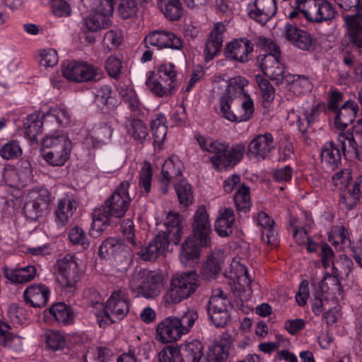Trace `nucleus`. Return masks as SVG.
I'll return each mask as SVG.
<instances>
[{"mask_svg":"<svg viewBox=\"0 0 362 362\" xmlns=\"http://www.w3.org/2000/svg\"><path fill=\"white\" fill-rule=\"evenodd\" d=\"M62 72L67 80L76 83L97 81L103 76L100 69L86 62L76 61L64 63Z\"/></svg>","mask_w":362,"mask_h":362,"instance_id":"obj_8","label":"nucleus"},{"mask_svg":"<svg viewBox=\"0 0 362 362\" xmlns=\"http://www.w3.org/2000/svg\"><path fill=\"white\" fill-rule=\"evenodd\" d=\"M211 322L216 327H224L230 319L228 310H210L207 309Z\"/></svg>","mask_w":362,"mask_h":362,"instance_id":"obj_57","label":"nucleus"},{"mask_svg":"<svg viewBox=\"0 0 362 362\" xmlns=\"http://www.w3.org/2000/svg\"><path fill=\"white\" fill-rule=\"evenodd\" d=\"M71 150V142L66 145L59 146L57 148L47 151L43 150L44 158L50 165L54 166H62L69 159Z\"/></svg>","mask_w":362,"mask_h":362,"instance_id":"obj_26","label":"nucleus"},{"mask_svg":"<svg viewBox=\"0 0 362 362\" xmlns=\"http://www.w3.org/2000/svg\"><path fill=\"white\" fill-rule=\"evenodd\" d=\"M49 314L59 323L69 325L74 322V312L64 303H57L49 308Z\"/></svg>","mask_w":362,"mask_h":362,"instance_id":"obj_32","label":"nucleus"},{"mask_svg":"<svg viewBox=\"0 0 362 362\" xmlns=\"http://www.w3.org/2000/svg\"><path fill=\"white\" fill-rule=\"evenodd\" d=\"M44 119L51 121L54 119L61 125L67 124L69 122L70 115L67 110L62 107L50 109L44 115Z\"/></svg>","mask_w":362,"mask_h":362,"instance_id":"obj_53","label":"nucleus"},{"mask_svg":"<svg viewBox=\"0 0 362 362\" xmlns=\"http://www.w3.org/2000/svg\"><path fill=\"white\" fill-rule=\"evenodd\" d=\"M46 342L49 349L56 351L65 346L64 337L58 332H50L46 337Z\"/></svg>","mask_w":362,"mask_h":362,"instance_id":"obj_63","label":"nucleus"},{"mask_svg":"<svg viewBox=\"0 0 362 362\" xmlns=\"http://www.w3.org/2000/svg\"><path fill=\"white\" fill-rule=\"evenodd\" d=\"M55 269L61 276L62 286L68 288L69 292H73L79 280V270L74 256L65 255L57 262Z\"/></svg>","mask_w":362,"mask_h":362,"instance_id":"obj_9","label":"nucleus"},{"mask_svg":"<svg viewBox=\"0 0 362 362\" xmlns=\"http://www.w3.org/2000/svg\"><path fill=\"white\" fill-rule=\"evenodd\" d=\"M46 121L44 115L40 117V114L36 112L29 115L23 125L25 136L30 140H36L37 136L42 133V124Z\"/></svg>","mask_w":362,"mask_h":362,"instance_id":"obj_31","label":"nucleus"},{"mask_svg":"<svg viewBox=\"0 0 362 362\" xmlns=\"http://www.w3.org/2000/svg\"><path fill=\"white\" fill-rule=\"evenodd\" d=\"M12 327L4 321H0V346L13 347L16 343H21V339L12 332Z\"/></svg>","mask_w":362,"mask_h":362,"instance_id":"obj_42","label":"nucleus"},{"mask_svg":"<svg viewBox=\"0 0 362 362\" xmlns=\"http://www.w3.org/2000/svg\"><path fill=\"white\" fill-rule=\"evenodd\" d=\"M236 209L239 212L246 213L251 206L250 188L245 184H242L234 196Z\"/></svg>","mask_w":362,"mask_h":362,"instance_id":"obj_39","label":"nucleus"},{"mask_svg":"<svg viewBox=\"0 0 362 362\" xmlns=\"http://www.w3.org/2000/svg\"><path fill=\"white\" fill-rule=\"evenodd\" d=\"M52 201L50 192L47 189H41L38 196L33 200L27 202L23 212L28 219L35 221L47 211Z\"/></svg>","mask_w":362,"mask_h":362,"instance_id":"obj_13","label":"nucleus"},{"mask_svg":"<svg viewBox=\"0 0 362 362\" xmlns=\"http://www.w3.org/2000/svg\"><path fill=\"white\" fill-rule=\"evenodd\" d=\"M257 82L261 90L264 101L270 103L274 98L275 89L271 83L262 76L257 77Z\"/></svg>","mask_w":362,"mask_h":362,"instance_id":"obj_59","label":"nucleus"},{"mask_svg":"<svg viewBox=\"0 0 362 362\" xmlns=\"http://www.w3.org/2000/svg\"><path fill=\"white\" fill-rule=\"evenodd\" d=\"M229 300L227 295L220 288L213 291L212 295L208 303V308L210 310H228Z\"/></svg>","mask_w":362,"mask_h":362,"instance_id":"obj_43","label":"nucleus"},{"mask_svg":"<svg viewBox=\"0 0 362 362\" xmlns=\"http://www.w3.org/2000/svg\"><path fill=\"white\" fill-rule=\"evenodd\" d=\"M125 245L123 241L117 238H108L101 244L98 250V255L103 259L110 257H117L124 250Z\"/></svg>","mask_w":362,"mask_h":362,"instance_id":"obj_29","label":"nucleus"},{"mask_svg":"<svg viewBox=\"0 0 362 362\" xmlns=\"http://www.w3.org/2000/svg\"><path fill=\"white\" fill-rule=\"evenodd\" d=\"M230 271L233 273L238 280L243 284L248 286L251 283L247 269L244 264H242L239 260L233 259L230 264Z\"/></svg>","mask_w":362,"mask_h":362,"instance_id":"obj_48","label":"nucleus"},{"mask_svg":"<svg viewBox=\"0 0 362 362\" xmlns=\"http://www.w3.org/2000/svg\"><path fill=\"white\" fill-rule=\"evenodd\" d=\"M192 228L193 234L184 240L180 250V260L185 267H194L197 264L202 247L210 245V223L203 205L198 207L194 214Z\"/></svg>","mask_w":362,"mask_h":362,"instance_id":"obj_2","label":"nucleus"},{"mask_svg":"<svg viewBox=\"0 0 362 362\" xmlns=\"http://www.w3.org/2000/svg\"><path fill=\"white\" fill-rule=\"evenodd\" d=\"M235 214L232 209H225L217 218L214 227L217 233L222 237H227L233 233Z\"/></svg>","mask_w":362,"mask_h":362,"instance_id":"obj_28","label":"nucleus"},{"mask_svg":"<svg viewBox=\"0 0 362 362\" xmlns=\"http://www.w3.org/2000/svg\"><path fill=\"white\" fill-rule=\"evenodd\" d=\"M220 269L219 255L212 253L209 256L207 261L202 269V277L203 279L209 281L215 279L218 275Z\"/></svg>","mask_w":362,"mask_h":362,"instance_id":"obj_35","label":"nucleus"},{"mask_svg":"<svg viewBox=\"0 0 362 362\" xmlns=\"http://www.w3.org/2000/svg\"><path fill=\"white\" fill-rule=\"evenodd\" d=\"M49 295L48 287L41 284L28 287L23 293L25 302L36 308L45 306L47 303Z\"/></svg>","mask_w":362,"mask_h":362,"instance_id":"obj_19","label":"nucleus"},{"mask_svg":"<svg viewBox=\"0 0 362 362\" xmlns=\"http://www.w3.org/2000/svg\"><path fill=\"white\" fill-rule=\"evenodd\" d=\"M151 91L158 97H166L172 95L175 89V82H170L166 79H159L158 76L152 74L146 82Z\"/></svg>","mask_w":362,"mask_h":362,"instance_id":"obj_27","label":"nucleus"},{"mask_svg":"<svg viewBox=\"0 0 362 362\" xmlns=\"http://www.w3.org/2000/svg\"><path fill=\"white\" fill-rule=\"evenodd\" d=\"M21 154L22 150L19 144L15 141L5 144L0 148V156L5 160L17 158Z\"/></svg>","mask_w":362,"mask_h":362,"instance_id":"obj_56","label":"nucleus"},{"mask_svg":"<svg viewBox=\"0 0 362 362\" xmlns=\"http://www.w3.org/2000/svg\"><path fill=\"white\" fill-rule=\"evenodd\" d=\"M76 208L77 204L74 198L67 197L60 199L55 210V221L57 225L65 226Z\"/></svg>","mask_w":362,"mask_h":362,"instance_id":"obj_25","label":"nucleus"},{"mask_svg":"<svg viewBox=\"0 0 362 362\" xmlns=\"http://www.w3.org/2000/svg\"><path fill=\"white\" fill-rule=\"evenodd\" d=\"M129 182L122 181L115 189L104 205L96 208L93 212V223L89 232L90 236L98 238L111 223L110 218H122L129 209L132 198L128 189Z\"/></svg>","mask_w":362,"mask_h":362,"instance_id":"obj_1","label":"nucleus"},{"mask_svg":"<svg viewBox=\"0 0 362 362\" xmlns=\"http://www.w3.org/2000/svg\"><path fill=\"white\" fill-rule=\"evenodd\" d=\"M71 142L68 136L63 133L55 132L52 135L45 136L42 141V146L44 150H49L57 148L59 146L66 145V144Z\"/></svg>","mask_w":362,"mask_h":362,"instance_id":"obj_46","label":"nucleus"},{"mask_svg":"<svg viewBox=\"0 0 362 362\" xmlns=\"http://www.w3.org/2000/svg\"><path fill=\"white\" fill-rule=\"evenodd\" d=\"M4 275L13 284H25L31 281L36 276V267L33 265L16 268L4 267Z\"/></svg>","mask_w":362,"mask_h":362,"instance_id":"obj_20","label":"nucleus"},{"mask_svg":"<svg viewBox=\"0 0 362 362\" xmlns=\"http://www.w3.org/2000/svg\"><path fill=\"white\" fill-rule=\"evenodd\" d=\"M338 6L349 11L353 8L357 12L344 16L346 37L349 43L358 49H362V0H334Z\"/></svg>","mask_w":362,"mask_h":362,"instance_id":"obj_7","label":"nucleus"},{"mask_svg":"<svg viewBox=\"0 0 362 362\" xmlns=\"http://www.w3.org/2000/svg\"><path fill=\"white\" fill-rule=\"evenodd\" d=\"M153 170L150 162L144 161L139 172V185L142 187L145 192L148 193L151 190Z\"/></svg>","mask_w":362,"mask_h":362,"instance_id":"obj_47","label":"nucleus"},{"mask_svg":"<svg viewBox=\"0 0 362 362\" xmlns=\"http://www.w3.org/2000/svg\"><path fill=\"white\" fill-rule=\"evenodd\" d=\"M175 189L180 205L187 207L193 202V193L191 185L184 179L175 185Z\"/></svg>","mask_w":362,"mask_h":362,"instance_id":"obj_41","label":"nucleus"},{"mask_svg":"<svg viewBox=\"0 0 362 362\" xmlns=\"http://www.w3.org/2000/svg\"><path fill=\"white\" fill-rule=\"evenodd\" d=\"M199 285V278L195 272L177 274L172 277L169 288L163 296V300L165 305L179 303L190 297Z\"/></svg>","mask_w":362,"mask_h":362,"instance_id":"obj_5","label":"nucleus"},{"mask_svg":"<svg viewBox=\"0 0 362 362\" xmlns=\"http://www.w3.org/2000/svg\"><path fill=\"white\" fill-rule=\"evenodd\" d=\"M156 338L163 344L178 340L183 334L178 325V317L170 316L165 318L157 326Z\"/></svg>","mask_w":362,"mask_h":362,"instance_id":"obj_16","label":"nucleus"},{"mask_svg":"<svg viewBox=\"0 0 362 362\" xmlns=\"http://www.w3.org/2000/svg\"><path fill=\"white\" fill-rule=\"evenodd\" d=\"M225 25L221 23L216 24L208 39L206 40L204 55L206 62L214 59L221 50L223 46V34Z\"/></svg>","mask_w":362,"mask_h":362,"instance_id":"obj_18","label":"nucleus"},{"mask_svg":"<svg viewBox=\"0 0 362 362\" xmlns=\"http://www.w3.org/2000/svg\"><path fill=\"white\" fill-rule=\"evenodd\" d=\"M338 141L344 156H346L345 141H347L356 158L362 161V140L357 141L353 134L344 132L339 135Z\"/></svg>","mask_w":362,"mask_h":362,"instance_id":"obj_38","label":"nucleus"},{"mask_svg":"<svg viewBox=\"0 0 362 362\" xmlns=\"http://www.w3.org/2000/svg\"><path fill=\"white\" fill-rule=\"evenodd\" d=\"M253 51V44L246 38L235 39L227 44L225 53L228 58L245 63L250 59V54Z\"/></svg>","mask_w":362,"mask_h":362,"instance_id":"obj_17","label":"nucleus"},{"mask_svg":"<svg viewBox=\"0 0 362 362\" xmlns=\"http://www.w3.org/2000/svg\"><path fill=\"white\" fill-rule=\"evenodd\" d=\"M336 14L337 11L329 2L321 0L318 7V16L316 18L315 23H320L332 20L335 18Z\"/></svg>","mask_w":362,"mask_h":362,"instance_id":"obj_51","label":"nucleus"},{"mask_svg":"<svg viewBox=\"0 0 362 362\" xmlns=\"http://www.w3.org/2000/svg\"><path fill=\"white\" fill-rule=\"evenodd\" d=\"M107 17L95 12L94 14H90L84 18L82 28L89 32H97L101 29L107 28L110 20Z\"/></svg>","mask_w":362,"mask_h":362,"instance_id":"obj_36","label":"nucleus"},{"mask_svg":"<svg viewBox=\"0 0 362 362\" xmlns=\"http://www.w3.org/2000/svg\"><path fill=\"white\" fill-rule=\"evenodd\" d=\"M233 83L238 86L239 92L241 93L243 91L244 86L247 85V81L243 78L237 77L230 82L226 93L220 100L221 111L223 116L229 121L234 122H246L253 116V101L250 97L244 94V100L240 103V107L235 109L233 107V110H230L234 100L231 96V90H235Z\"/></svg>","mask_w":362,"mask_h":362,"instance_id":"obj_4","label":"nucleus"},{"mask_svg":"<svg viewBox=\"0 0 362 362\" xmlns=\"http://www.w3.org/2000/svg\"><path fill=\"white\" fill-rule=\"evenodd\" d=\"M153 74L158 76L159 79H166L170 81V82H175L176 80V71L173 64H161Z\"/></svg>","mask_w":362,"mask_h":362,"instance_id":"obj_58","label":"nucleus"},{"mask_svg":"<svg viewBox=\"0 0 362 362\" xmlns=\"http://www.w3.org/2000/svg\"><path fill=\"white\" fill-rule=\"evenodd\" d=\"M138 10L136 0H118L117 12L123 19L134 17Z\"/></svg>","mask_w":362,"mask_h":362,"instance_id":"obj_45","label":"nucleus"},{"mask_svg":"<svg viewBox=\"0 0 362 362\" xmlns=\"http://www.w3.org/2000/svg\"><path fill=\"white\" fill-rule=\"evenodd\" d=\"M169 238L166 233H158L147 246L142 247L141 243L138 248L134 247L132 251L137 254L143 260L152 261L163 255L169 245Z\"/></svg>","mask_w":362,"mask_h":362,"instance_id":"obj_11","label":"nucleus"},{"mask_svg":"<svg viewBox=\"0 0 362 362\" xmlns=\"http://www.w3.org/2000/svg\"><path fill=\"white\" fill-rule=\"evenodd\" d=\"M204 345L198 340L180 345L179 354L181 362H199L203 356Z\"/></svg>","mask_w":362,"mask_h":362,"instance_id":"obj_24","label":"nucleus"},{"mask_svg":"<svg viewBox=\"0 0 362 362\" xmlns=\"http://www.w3.org/2000/svg\"><path fill=\"white\" fill-rule=\"evenodd\" d=\"M121 228L127 242L131 245V250H132L134 247L138 248L139 242H136L135 240V226L133 220L131 218L124 219Z\"/></svg>","mask_w":362,"mask_h":362,"instance_id":"obj_54","label":"nucleus"},{"mask_svg":"<svg viewBox=\"0 0 362 362\" xmlns=\"http://www.w3.org/2000/svg\"><path fill=\"white\" fill-rule=\"evenodd\" d=\"M182 165L180 160L174 161L171 158L167 159L163 165L161 175L170 180L175 178L177 181L182 180Z\"/></svg>","mask_w":362,"mask_h":362,"instance_id":"obj_44","label":"nucleus"},{"mask_svg":"<svg viewBox=\"0 0 362 362\" xmlns=\"http://www.w3.org/2000/svg\"><path fill=\"white\" fill-rule=\"evenodd\" d=\"M123 36L120 30H109L103 37V44L108 49L117 48L122 42Z\"/></svg>","mask_w":362,"mask_h":362,"instance_id":"obj_60","label":"nucleus"},{"mask_svg":"<svg viewBox=\"0 0 362 362\" xmlns=\"http://www.w3.org/2000/svg\"><path fill=\"white\" fill-rule=\"evenodd\" d=\"M198 319V313L195 310H187L180 317H178V325L183 334H187Z\"/></svg>","mask_w":362,"mask_h":362,"instance_id":"obj_55","label":"nucleus"},{"mask_svg":"<svg viewBox=\"0 0 362 362\" xmlns=\"http://www.w3.org/2000/svg\"><path fill=\"white\" fill-rule=\"evenodd\" d=\"M341 156L339 145L333 141L326 142L321 149V160L322 164L334 170L341 163Z\"/></svg>","mask_w":362,"mask_h":362,"instance_id":"obj_22","label":"nucleus"},{"mask_svg":"<svg viewBox=\"0 0 362 362\" xmlns=\"http://www.w3.org/2000/svg\"><path fill=\"white\" fill-rule=\"evenodd\" d=\"M275 148L274 137L269 132L257 135L250 143L247 154L259 160L265 159Z\"/></svg>","mask_w":362,"mask_h":362,"instance_id":"obj_15","label":"nucleus"},{"mask_svg":"<svg viewBox=\"0 0 362 362\" xmlns=\"http://www.w3.org/2000/svg\"><path fill=\"white\" fill-rule=\"evenodd\" d=\"M195 137L203 151L213 154L210 160L214 169L218 171L233 168L244 156L245 149L243 144H236L229 148L228 144L226 142L213 141L199 134L196 135Z\"/></svg>","mask_w":362,"mask_h":362,"instance_id":"obj_3","label":"nucleus"},{"mask_svg":"<svg viewBox=\"0 0 362 362\" xmlns=\"http://www.w3.org/2000/svg\"><path fill=\"white\" fill-rule=\"evenodd\" d=\"M91 9L105 16H110L114 11L113 0H89Z\"/></svg>","mask_w":362,"mask_h":362,"instance_id":"obj_52","label":"nucleus"},{"mask_svg":"<svg viewBox=\"0 0 362 362\" xmlns=\"http://www.w3.org/2000/svg\"><path fill=\"white\" fill-rule=\"evenodd\" d=\"M340 194V200L349 210L352 209L360 201L361 194L352 187L344 188Z\"/></svg>","mask_w":362,"mask_h":362,"instance_id":"obj_50","label":"nucleus"},{"mask_svg":"<svg viewBox=\"0 0 362 362\" xmlns=\"http://www.w3.org/2000/svg\"><path fill=\"white\" fill-rule=\"evenodd\" d=\"M298 36L293 43L296 47L303 50H310L313 48L315 40L309 33L303 30Z\"/></svg>","mask_w":362,"mask_h":362,"instance_id":"obj_64","label":"nucleus"},{"mask_svg":"<svg viewBox=\"0 0 362 362\" xmlns=\"http://www.w3.org/2000/svg\"><path fill=\"white\" fill-rule=\"evenodd\" d=\"M126 129L128 134L135 140H144L148 134V128L145 124L141 119L134 117L127 119Z\"/></svg>","mask_w":362,"mask_h":362,"instance_id":"obj_37","label":"nucleus"},{"mask_svg":"<svg viewBox=\"0 0 362 362\" xmlns=\"http://www.w3.org/2000/svg\"><path fill=\"white\" fill-rule=\"evenodd\" d=\"M129 287L136 296L152 299L160 293L162 276L153 272L136 268L129 279Z\"/></svg>","mask_w":362,"mask_h":362,"instance_id":"obj_6","label":"nucleus"},{"mask_svg":"<svg viewBox=\"0 0 362 362\" xmlns=\"http://www.w3.org/2000/svg\"><path fill=\"white\" fill-rule=\"evenodd\" d=\"M358 107L353 100L346 101L342 106L335 112L334 124L337 129H344L351 124L356 117Z\"/></svg>","mask_w":362,"mask_h":362,"instance_id":"obj_21","label":"nucleus"},{"mask_svg":"<svg viewBox=\"0 0 362 362\" xmlns=\"http://www.w3.org/2000/svg\"><path fill=\"white\" fill-rule=\"evenodd\" d=\"M277 11L276 0H255L249 5V16L261 24H265Z\"/></svg>","mask_w":362,"mask_h":362,"instance_id":"obj_14","label":"nucleus"},{"mask_svg":"<svg viewBox=\"0 0 362 362\" xmlns=\"http://www.w3.org/2000/svg\"><path fill=\"white\" fill-rule=\"evenodd\" d=\"M166 230L161 233H166L169 240L177 245L183 234L182 222L178 213L169 212L165 222Z\"/></svg>","mask_w":362,"mask_h":362,"instance_id":"obj_23","label":"nucleus"},{"mask_svg":"<svg viewBox=\"0 0 362 362\" xmlns=\"http://www.w3.org/2000/svg\"><path fill=\"white\" fill-rule=\"evenodd\" d=\"M54 15L59 17L70 16L71 9L69 4L65 0H49Z\"/></svg>","mask_w":362,"mask_h":362,"instance_id":"obj_61","label":"nucleus"},{"mask_svg":"<svg viewBox=\"0 0 362 362\" xmlns=\"http://www.w3.org/2000/svg\"><path fill=\"white\" fill-rule=\"evenodd\" d=\"M130 303L127 293L123 290L114 291L105 307V315L112 322L122 320L129 313Z\"/></svg>","mask_w":362,"mask_h":362,"instance_id":"obj_10","label":"nucleus"},{"mask_svg":"<svg viewBox=\"0 0 362 362\" xmlns=\"http://www.w3.org/2000/svg\"><path fill=\"white\" fill-rule=\"evenodd\" d=\"M321 0H295L296 8L309 21L315 23Z\"/></svg>","mask_w":362,"mask_h":362,"instance_id":"obj_34","label":"nucleus"},{"mask_svg":"<svg viewBox=\"0 0 362 362\" xmlns=\"http://www.w3.org/2000/svg\"><path fill=\"white\" fill-rule=\"evenodd\" d=\"M166 118L164 115H158L151 123V129L153 136L154 142L161 145L166 137L167 126Z\"/></svg>","mask_w":362,"mask_h":362,"instance_id":"obj_40","label":"nucleus"},{"mask_svg":"<svg viewBox=\"0 0 362 362\" xmlns=\"http://www.w3.org/2000/svg\"><path fill=\"white\" fill-rule=\"evenodd\" d=\"M144 42L158 49L170 48L180 50L183 47V42L179 37L173 33L161 30L150 33L144 38Z\"/></svg>","mask_w":362,"mask_h":362,"instance_id":"obj_12","label":"nucleus"},{"mask_svg":"<svg viewBox=\"0 0 362 362\" xmlns=\"http://www.w3.org/2000/svg\"><path fill=\"white\" fill-rule=\"evenodd\" d=\"M69 238L71 243L81 245L83 249H86L89 246V242L81 228L78 226L73 228L69 233Z\"/></svg>","mask_w":362,"mask_h":362,"instance_id":"obj_62","label":"nucleus"},{"mask_svg":"<svg viewBox=\"0 0 362 362\" xmlns=\"http://www.w3.org/2000/svg\"><path fill=\"white\" fill-rule=\"evenodd\" d=\"M279 52H269L267 54H259L257 57V63L264 74L267 70L271 69L272 66H279Z\"/></svg>","mask_w":362,"mask_h":362,"instance_id":"obj_49","label":"nucleus"},{"mask_svg":"<svg viewBox=\"0 0 362 362\" xmlns=\"http://www.w3.org/2000/svg\"><path fill=\"white\" fill-rule=\"evenodd\" d=\"M230 349V341H221L209 349L204 362H225L228 357Z\"/></svg>","mask_w":362,"mask_h":362,"instance_id":"obj_33","label":"nucleus"},{"mask_svg":"<svg viewBox=\"0 0 362 362\" xmlns=\"http://www.w3.org/2000/svg\"><path fill=\"white\" fill-rule=\"evenodd\" d=\"M286 87L295 95H300L312 88L309 78L305 75H286Z\"/></svg>","mask_w":362,"mask_h":362,"instance_id":"obj_30","label":"nucleus"}]
</instances>
